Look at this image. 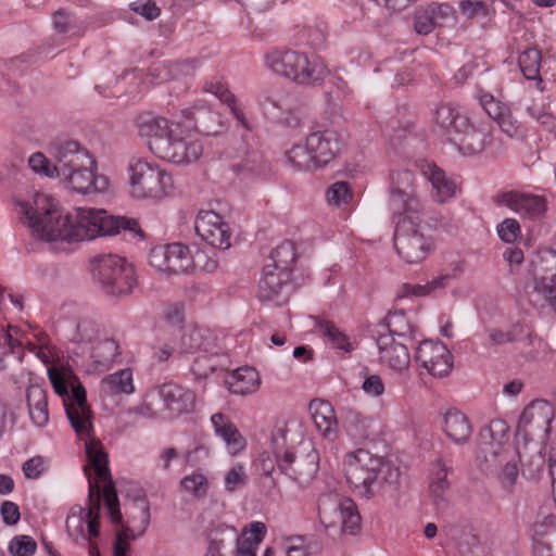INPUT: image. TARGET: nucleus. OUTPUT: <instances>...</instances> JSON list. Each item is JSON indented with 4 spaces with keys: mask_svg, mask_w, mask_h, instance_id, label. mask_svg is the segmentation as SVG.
Returning <instances> with one entry per match:
<instances>
[{
    "mask_svg": "<svg viewBox=\"0 0 556 556\" xmlns=\"http://www.w3.org/2000/svg\"><path fill=\"white\" fill-rule=\"evenodd\" d=\"M496 123L501 130L510 138L519 134L520 123L513 116L509 108L502 113V115L496 119Z\"/></svg>",
    "mask_w": 556,
    "mask_h": 556,
    "instance_id": "obj_62",
    "label": "nucleus"
},
{
    "mask_svg": "<svg viewBox=\"0 0 556 556\" xmlns=\"http://www.w3.org/2000/svg\"><path fill=\"white\" fill-rule=\"evenodd\" d=\"M320 546L316 542H306L303 536L290 538L286 542L287 556H317Z\"/></svg>",
    "mask_w": 556,
    "mask_h": 556,
    "instance_id": "obj_47",
    "label": "nucleus"
},
{
    "mask_svg": "<svg viewBox=\"0 0 556 556\" xmlns=\"http://www.w3.org/2000/svg\"><path fill=\"white\" fill-rule=\"evenodd\" d=\"M497 207H507L522 218L536 220L545 216L547 201L545 197L516 189L503 190L492 195Z\"/></svg>",
    "mask_w": 556,
    "mask_h": 556,
    "instance_id": "obj_16",
    "label": "nucleus"
},
{
    "mask_svg": "<svg viewBox=\"0 0 556 556\" xmlns=\"http://www.w3.org/2000/svg\"><path fill=\"white\" fill-rule=\"evenodd\" d=\"M414 173L408 169L394 172L391 175L389 206L393 217L426 214L425 205L416 194Z\"/></svg>",
    "mask_w": 556,
    "mask_h": 556,
    "instance_id": "obj_14",
    "label": "nucleus"
},
{
    "mask_svg": "<svg viewBox=\"0 0 556 556\" xmlns=\"http://www.w3.org/2000/svg\"><path fill=\"white\" fill-rule=\"evenodd\" d=\"M477 460L486 473H500L504 488H511L518 477L515 452L508 444V426L502 419H494L479 433Z\"/></svg>",
    "mask_w": 556,
    "mask_h": 556,
    "instance_id": "obj_5",
    "label": "nucleus"
},
{
    "mask_svg": "<svg viewBox=\"0 0 556 556\" xmlns=\"http://www.w3.org/2000/svg\"><path fill=\"white\" fill-rule=\"evenodd\" d=\"M184 115L191 122H193L192 127L195 128L199 131L205 132L206 135L213 134L205 124L204 119L207 118H215L216 114L207 111L203 108H195L194 110H186L182 112Z\"/></svg>",
    "mask_w": 556,
    "mask_h": 556,
    "instance_id": "obj_56",
    "label": "nucleus"
},
{
    "mask_svg": "<svg viewBox=\"0 0 556 556\" xmlns=\"http://www.w3.org/2000/svg\"><path fill=\"white\" fill-rule=\"evenodd\" d=\"M290 271L279 270L273 266L263 267L258 282V300L262 303L282 305L288 302L290 289Z\"/></svg>",
    "mask_w": 556,
    "mask_h": 556,
    "instance_id": "obj_22",
    "label": "nucleus"
},
{
    "mask_svg": "<svg viewBox=\"0 0 556 556\" xmlns=\"http://www.w3.org/2000/svg\"><path fill=\"white\" fill-rule=\"evenodd\" d=\"M488 129L484 125L468 123L466 127L453 139L452 143L464 155L481 153L486 144Z\"/></svg>",
    "mask_w": 556,
    "mask_h": 556,
    "instance_id": "obj_28",
    "label": "nucleus"
},
{
    "mask_svg": "<svg viewBox=\"0 0 556 556\" xmlns=\"http://www.w3.org/2000/svg\"><path fill=\"white\" fill-rule=\"evenodd\" d=\"M129 187L132 198L160 200L174 187L173 177L156 163L132 159L128 165Z\"/></svg>",
    "mask_w": 556,
    "mask_h": 556,
    "instance_id": "obj_8",
    "label": "nucleus"
},
{
    "mask_svg": "<svg viewBox=\"0 0 556 556\" xmlns=\"http://www.w3.org/2000/svg\"><path fill=\"white\" fill-rule=\"evenodd\" d=\"M195 394L190 389L176 383H164L149 393L146 402L139 408L144 417H155L166 412L168 417H177L194 408Z\"/></svg>",
    "mask_w": 556,
    "mask_h": 556,
    "instance_id": "obj_11",
    "label": "nucleus"
},
{
    "mask_svg": "<svg viewBox=\"0 0 556 556\" xmlns=\"http://www.w3.org/2000/svg\"><path fill=\"white\" fill-rule=\"evenodd\" d=\"M415 361L433 377L442 378L453 367V355L442 342L424 340L416 350Z\"/></svg>",
    "mask_w": 556,
    "mask_h": 556,
    "instance_id": "obj_20",
    "label": "nucleus"
},
{
    "mask_svg": "<svg viewBox=\"0 0 556 556\" xmlns=\"http://www.w3.org/2000/svg\"><path fill=\"white\" fill-rule=\"evenodd\" d=\"M53 26L60 34L71 33L72 36H83L87 26L64 10H59L53 14Z\"/></svg>",
    "mask_w": 556,
    "mask_h": 556,
    "instance_id": "obj_46",
    "label": "nucleus"
},
{
    "mask_svg": "<svg viewBox=\"0 0 556 556\" xmlns=\"http://www.w3.org/2000/svg\"><path fill=\"white\" fill-rule=\"evenodd\" d=\"M28 165L35 173L42 174L50 178L56 177L52 170L53 163L51 164V162L41 152H36L30 155Z\"/></svg>",
    "mask_w": 556,
    "mask_h": 556,
    "instance_id": "obj_61",
    "label": "nucleus"
},
{
    "mask_svg": "<svg viewBox=\"0 0 556 556\" xmlns=\"http://www.w3.org/2000/svg\"><path fill=\"white\" fill-rule=\"evenodd\" d=\"M343 470L351 490L363 498H371L384 485L395 486L401 471L383 457L358 448L345 455Z\"/></svg>",
    "mask_w": 556,
    "mask_h": 556,
    "instance_id": "obj_4",
    "label": "nucleus"
},
{
    "mask_svg": "<svg viewBox=\"0 0 556 556\" xmlns=\"http://www.w3.org/2000/svg\"><path fill=\"white\" fill-rule=\"evenodd\" d=\"M541 60V51L538 48L532 47L527 48L519 54L518 64L525 78L529 80H536V88L542 92L544 91V85L540 74Z\"/></svg>",
    "mask_w": 556,
    "mask_h": 556,
    "instance_id": "obj_38",
    "label": "nucleus"
},
{
    "mask_svg": "<svg viewBox=\"0 0 556 556\" xmlns=\"http://www.w3.org/2000/svg\"><path fill=\"white\" fill-rule=\"evenodd\" d=\"M211 422L215 434L223 439L231 455H236L245 448V439L228 416L216 413L211 417Z\"/></svg>",
    "mask_w": 556,
    "mask_h": 556,
    "instance_id": "obj_29",
    "label": "nucleus"
},
{
    "mask_svg": "<svg viewBox=\"0 0 556 556\" xmlns=\"http://www.w3.org/2000/svg\"><path fill=\"white\" fill-rule=\"evenodd\" d=\"M452 467L448 460L438 457L431 464L429 476V493L432 502L438 509L445 508L450 501L451 483L447 479Z\"/></svg>",
    "mask_w": 556,
    "mask_h": 556,
    "instance_id": "obj_25",
    "label": "nucleus"
},
{
    "mask_svg": "<svg viewBox=\"0 0 556 556\" xmlns=\"http://www.w3.org/2000/svg\"><path fill=\"white\" fill-rule=\"evenodd\" d=\"M425 215L393 217L395 222L394 249L397 255L407 264L424 262L433 249L431 239L426 237L420 228Z\"/></svg>",
    "mask_w": 556,
    "mask_h": 556,
    "instance_id": "obj_10",
    "label": "nucleus"
},
{
    "mask_svg": "<svg viewBox=\"0 0 556 556\" xmlns=\"http://www.w3.org/2000/svg\"><path fill=\"white\" fill-rule=\"evenodd\" d=\"M496 232L498 238L508 244L515 243L522 235L520 223L513 217H507L497 224Z\"/></svg>",
    "mask_w": 556,
    "mask_h": 556,
    "instance_id": "obj_50",
    "label": "nucleus"
},
{
    "mask_svg": "<svg viewBox=\"0 0 556 556\" xmlns=\"http://www.w3.org/2000/svg\"><path fill=\"white\" fill-rule=\"evenodd\" d=\"M267 168V163L264 161L263 155L258 151L247 153L244 159L237 165L235 169L238 173H249L254 175L263 174Z\"/></svg>",
    "mask_w": 556,
    "mask_h": 556,
    "instance_id": "obj_49",
    "label": "nucleus"
},
{
    "mask_svg": "<svg viewBox=\"0 0 556 556\" xmlns=\"http://www.w3.org/2000/svg\"><path fill=\"white\" fill-rule=\"evenodd\" d=\"M424 174L431 182L435 201L444 203L453 198L457 190L456 182L447 177L445 172L438 167L435 164H428L424 169Z\"/></svg>",
    "mask_w": 556,
    "mask_h": 556,
    "instance_id": "obj_35",
    "label": "nucleus"
},
{
    "mask_svg": "<svg viewBox=\"0 0 556 556\" xmlns=\"http://www.w3.org/2000/svg\"><path fill=\"white\" fill-rule=\"evenodd\" d=\"M86 453L89 465L93 468L98 479L104 483L101 493L103 494L109 517L114 525H122L123 515L119 508L117 491L109 469L108 454L90 445H87Z\"/></svg>",
    "mask_w": 556,
    "mask_h": 556,
    "instance_id": "obj_17",
    "label": "nucleus"
},
{
    "mask_svg": "<svg viewBox=\"0 0 556 556\" xmlns=\"http://www.w3.org/2000/svg\"><path fill=\"white\" fill-rule=\"evenodd\" d=\"M89 507L88 509H84L81 506H75L71 509L67 518H66V529L71 535L74 532L78 535H84L83 527L85 522V518H87V530L90 536H98L100 529L99 521V511L101 508V497L103 494L101 493V489L99 485L92 483L89 479Z\"/></svg>",
    "mask_w": 556,
    "mask_h": 556,
    "instance_id": "obj_18",
    "label": "nucleus"
},
{
    "mask_svg": "<svg viewBox=\"0 0 556 556\" xmlns=\"http://www.w3.org/2000/svg\"><path fill=\"white\" fill-rule=\"evenodd\" d=\"M308 150L313 154L317 168L333 161L345 148L344 136L336 130L314 131L306 136Z\"/></svg>",
    "mask_w": 556,
    "mask_h": 556,
    "instance_id": "obj_23",
    "label": "nucleus"
},
{
    "mask_svg": "<svg viewBox=\"0 0 556 556\" xmlns=\"http://www.w3.org/2000/svg\"><path fill=\"white\" fill-rule=\"evenodd\" d=\"M134 390L132 371L129 368L121 369L101 380V392L105 395L130 394Z\"/></svg>",
    "mask_w": 556,
    "mask_h": 556,
    "instance_id": "obj_39",
    "label": "nucleus"
},
{
    "mask_svg": "<svg viewBox=\"0 0 556 556\" xmlns=\"http://www.w3.org/2000/svg\"><path fill=\"white\" fill-rule=\"evenodd\" d=\"M213 346V337L205 327H187L180 338L179 353L193 354L208 352Z\"/></svg>",
    "mask_w": 556,
    "mask_h": 556,
    "instance_id": "obj_33",
    "label": "nucleus"
},
{
    "mask_svg": "<svg viewBox=\"0 0 556 556\" xmlns=\"http://www.w3.org/2000/svg\"><path fill=\"white\" fill-rule=\"evenodd\" d=\"M180 485L186 492L191 493L197 498L204 497L208 490L207 479L198 472L184 477Z\"/></svg>",
    "mask_w": 556,
    "mask_h": 556,
    "instance_id": "obj_51",
    "label": "nucleus"
},
{
    "mask_svg": "<svg viewBox=\"0 0 556 556\" xmlns=\"http://www.w3.org/2000/svg\"><path fill=\"white\" fill-rule=\"evenodd\" d=\"M453 15V8L448 4L431 3L417 10L414 14V30L418 35H428L437 27H442Z\"/></svg>",
    "mask_w": 556,
    "mask_h": 556,
    "instance_id": "obj_26",
    "label": "nucleus"
},
{
    "mask_svg": "<svg viewBox=\"0 0 556 556\" xmlns=\"http://www.w3.org/2000/svg\"><path fill=\"white\" fill-rule=\"evenodd\" d=\"M295 245L292 241L286 240L280 243L270 253L271 263L267 264L279 270L290 271L292 274V266L296 260Z\"/></svg>",
    "mask_w": 556,
    "mask_h": 556,
    "instance_id": "obj_42",
    "label": "nucleus"
},
{
    "mask_svg": "<svg viewBox=\"0 0 556 556\" xmlns=\"http://www.w3.org/2000/svg\"><path fill=\"white\" fill-rule=\"evenodd\" d=\"M97 333V324L91 319L84 318L77 321L71 340L74 342H90L96 338Z\"/></svg>",
    "mask_w": 556,
    "mask_h": 556,
    "instance_id": "obj_55",
    "label": "nucleus"
},
{
    "mask_svg": "<svg viewBox=\"0 0 556 556\" xmlns=\"http://www.w3.org/2000/svg\"><path fill=\"white\" fill-rule=\"evenodd\" d=\"M477 98L485 113L495 122L508 109L505 103L496 100L491 93L481 91Z\"/></svg>",
    "mask_w": 556,
    "mask_h": 556,
    "instance_id": "obj_54",
    "label": "nucleus"
},
{
    "mask_svg": "<svg viewBox=\"0 0 556 556\" xmlns=\"http://www.w3.org/2000/svg\"><path fill=\"white\" fill-rule=\"evenodd\" d=\"M54 392L63 400L66 417L78 435L89 434L91 409L87 403L86 390L76 377L66 380L61 372L49 371Z\"/></svg>",
    "mask_w": 556,
    "mask_h": 556,
    "instance_id": "obj_9",
    "label": "nucleus"
},
{
    "mask_svg": "<svg viewBox=\"0 0 556 556\" xmlns=\"http://www.w3.org/2000/svg\"><path fill=\"white\" fill-rule=\"evenodd\" d=\"M376 343L382 363L397 372L408 369L410 355L405 341H399L392 334H379Z\"/></svg>",
    "mask_w": 556,
    "mask_h": 556,
    "instance_id": "obj_24",
    "label": "nucleus"
},
{
    "mask_svg": "<svg viewBox=\"0 0 556 556\" xmlns=\"http://www.w3.org/2000/svg\"><path fill=\"white\" fill-rule=\"evenodd\" d=\"M317 331L329 340L337 350L350 353L353 350L346 334H344L332 321L318 319L316 323Z\"/></svg>",
    "mask_w": 556,
    "mask_h": 556,
    "instance_id": "obj_43",
    "label": "nucleus"
},
{
    "mask_svg": "<svg viewBox=\"0 0 556 556\" xmlns=\"http://www.w3.org/2000/svg\"><path fill=\"white\" fill-rule=\"evenodd\" d=\"M339 514L343 531L350 534H355L361 522V516L355 510V504L352 501H346L345 503L340 504Z\"/></svg>",
    "mask_w": 556,
    "mask_h": 556,
    "instance_id": "obj_48",
    "label": "nucleus"
},
{
    "mask_svg": "<svg viewBox=\"0 0 556 556\" xmlns=\"http://www.w3.org/2000/svg\"><path fill=\"white\" fill-rule=\"evenodd\" d=\"M443 431L455 443H466L472 432L468 417L456 408L447 409L443 415Z\"/></svg>",
    "mask_w": 556,
    "mask_h": 556,
    "instance_id": "obj_30",
    "label": "nucleus"
},
{
    "mask_svg": "<svg viewBox=\"0 0 556 556\" xmlns=\"http://www.w3.org/2000/svg\"><path fill=\"white\" fill-rule=\"evenodd\" d=\"M286 157L289 164L299 170L317 169L313 154L308 150L307 138L304 144H294L290 150L286 151Z\"/></svg>",
    "mask_w": 556,
    "mask_h": 556,
    "instance_id": "obj_44",
    "label": "nucleus"
},
{
    "mask_svg": "<svg viewBox=\"0 0 556 556\" xmlns=\"http://www.w3.org/2000/svg\"><path fill=\"white\" fill-rule=\"evenodd\" d=\"M381 328L384 331H378V336L392 334L395 339L397 337L399 341H406L412 331V327L403 312L389 313Z\"/></svg>",
    "mask_w": 556,
    "mask_h": 556,
    "instance_id": "obj_41",
    "label": "nucleus"
},
{
    "mask_svg": "<svg viewBox=\"0 0 556 556\" xmlns=\"http://www.w3.org/2000/svg\"><path fill=\"white\" fill-rule=\"evenodd\" d=\"M459 9L463 14L468 17H475L478 15L486 16L489 13L488 5L483 1L462 0L459 2Z\"/></svg>",
    "mask_w": 556,
    "mask_h": 556,
    "instance_id": "obj_63",
    "label": "nucleus"
},
{
    "mask_svg": "<svg viewBox=\"0 0 556 556\" xmlns=\"http://www.w3.org/2000/svg\"><path fill=\"white\" fill-rule=\"evenodd\" d=\"M197 67L195 60H184L155 65L151 68V75L157 83L177 79L180 75H191Z\"/></svg>",
    "mask_w": 556,
    "mask_h": 556,
    "instance_id": "obj_40",
    "label": "nucleus"
},
{
    "mask_svg": "<svg viewBox=\"0 0 556 556\" xmlns=\"http://www.w3.org/2000/svg\"><path fill=\"white\" fill-rule=\"evenodd\" d=\"M45 471V458L35 456L26 460L23 465V472L28 479H38Z\"/></svg>",
    "mask_w": 556,
    "mask_h": 556,
    "instance_id": "obj_64",
    "label": "nucleus"
},
{
    "mask_svg": "<svg viewBox=\"0 0 556 556\" xmlns=\"http://www.w3.org/2000/svg\"><path fill=\"white\" fill-rule=\"evenodd\" d=\"M309 410L318 431L328 440L337 438V418L331 405L321 400H313L309 403Z\"/></svg>",
    "mask_w": 556,
    "mask_h": 556,
    "instance_id": "obj_32",
    "label": "nucleus"
},
{
    "mask_svg": "<svg viewBox=\"0 0 556 556\" xmlns=\"http://www.w3.org/2000/svg\"><path fill=\"white\" fill-rule=\"evenodd\" d=\"M194 229L197 235L213 248L226 250L230 247V227L224 218L214 211H200Z\"/></svg>",
    "mask_w": 556,
    "mask_h": 556,
    "instance_id": "obj_21",
    "label": "nucleus"
},
{
    "mask_svg": "<svg viewBox=\"0 0 556 556\" xmlns=\"http://www.w3.org/2000/svg\"><path fill=\"white\" fill-rule=\"evenodd\" d=\"M279 439L285 440V431L278 429L273 433L271 444L279 471L300 485L308 484L318 471L319 456L311 448L307 453L295 455L293 452L281 451Z\"/></svg>",
    "mask_w": 556,
    "mask_h": 556,
    "instance_id": "obj_12",
    "label": "nucleus"
},
{
    "mask_svg": "<svg viewBox=\"0 0 556 556\" xmlns=\"http://www.w3.org/2000/svg\"><path fill=\"white\" fill-rule=\"evenodd\" d=\"M434 123L452 142L462 129L467 126L469 118L462 113L458 106L452 103H442L435 110Z\"/></svg>",
    "mask_w": 556,
    "mask_h": 556,
    "instance_id": "obj_27",
    "label": "nucleus"
},
{
    "mask_svg": "<svg viewBox=\"0 0 556 556\" xmlns=\"http://www.w3.org/2000/svg\"><path fill=\"white\" fill-rule=\"evenodd\" d=\"M553 419L554 409L547 401H532L519 417L516 434L525 442L534 440L545 442L548 439Z\"/></svg>",
    "mask_w": 556,
    "mask_h": 556,
    "instance_id": "obj_15",
    "label": "nucleus"
},
{
    "mask_svg": "<svg viewBox=\"0 0 556 556\" xmlns=\"http://www.w3.org/2000/svg\"><path fill=\"white\" fill-rule=\"evenodd\" d=\"M91 357L96 369L108 370L121 362V346L115 339L105 338L94 345Z\"/></svg>",
    "mask_w": 556,
    "mask_h": 556,
    "instance_id": "obj_36",
    "label": "nucleus"
},
{
    "mask_svg": "<svg viewBox=\"0 0 556 556\" xmlns=\"http://www.w3.org/2000/svg\"><path fill=\"white\" fill-rule=\"evenodd\" d=\"M136 534L127 527L122 526V529L116 533V538L113 545L114 556H127L129 544L127 541L135 540Z\"/></svg>",
    "mask_w": 556,
    "mask_h": 556,
    "instance_id": "obj_59",
    "label": "nucleus"
},
{
    "mask_svg": "<svg viewBox=\"0 0 556 556\" xmlns=\"http://www.w3.org/2000/svg\"><path fill=\"white\" fill-rule=\"evenodd\" d=\"M372 424L374 420L370 417L355 409H349L344 415V429L356 442H362L372 434Z\"/></svg>",
    "mask_w": 556,
    "mask_h": 556,
    "instance_id": "obj_37",
    "label": "nucleus"
},
{
    "mask_svg": "<svg viewBox=\"0 0 556 556\" xmlns=\"http://www.w3.org/2000/svg\"><path fill=\"white\" fill-rule=\"evenodd\" d=\"M136 127L149 150L163 161L174 164L190 163L197 161L203 152L200 141L185 139L178 122L144 112L137 116Z\"/></svg>",
    "mask_w": 556,
    "mask_h": 556,
    "instance_id": "obj_2",
    "label": "nucleus"
},
{
    "mask_svg": "<svg viewBox=\"0 0 556 556\" xmlns=\"http://www.w3.org/2000/svg\"><path fill=\"white\" fill-rule=\"evenodd\" d=\"M37 549L36 541L29 535H16L9 543L12 556H33Z\"/></svg>",
    "mask_w": 556,
    "mask_h": 556,
    "instance_id": "obj_52",
    "label": "nucleus"
},
{
    "mask_svg": "<svg viewBox=\"0 0 556 556\" xmlns=\"http://www.w3.org/2000/svg\"><path fill=\"white\" fill-rule=\"evenodd\" d=\"M149 263L157 270L178 275L188 271L193 261L186 245L172 243L153 248L149 253Z\"/></svg>",
    "mask_w": 556,
    "mask_h": 556,
    "instance_id": "obj_19",
    "label": "nucleus"
},
{
    "mask_svg": "<svg viewBox=\"0 0 556 556\" xmlns=\"http://www.w3.org/2000/svg\"><path fill=\"white\" fill-rule=\"evenodd\" d=\"M91 268L94 279L108 296L124 298L137 287L134 266L117 254L97 255Z\"/></svg>",
    "mask_w": 556,
    "mask_h": 556,
    "instance_id": "obj_7",
    "label": "nucleus"
},
{
    "mask_svg": "<svg viewBox=\"0 0 556 556\" xmlns=\"http://www.w3.org/2000/svg\"><path fill=\"white\" fill-rule=\"evenodd\" d=\"M129 9L146 18L149 22L156 20L161 15V8L154 0H137L129 4Z\"/></svg>",
    "mask_w": 556,
    "mask_h": 556,
    "instance_id": "obj_57",
    "label": "nucleus"
},
{
    "mask_svg": "<svg viewBox=\"0 0 556 556\" xmlns=\"http://www.w3.org/2000/svg\"><path fill=\"white\" fill-rule=\"evenodd\" d=\"M26 403L31 422L45 427L49 421L47 391L39 384H30L26 390Z\"/></svg>",
    "mask_w": 556,
    "mask_h": 556,
    "instance_id": "obj_34",
    "label": "nucleus"
},
{
    "mask_svg": "<svg viewBox=\"0 0 556 556\" xmlns=\"http://www.w3.org/2000/svg\"><path fill=\"white\" fill-rule=\"evenodd\" d=\"M20 206L28 226L47 241H84L122 231L144 237L137 219L109 215L102 208L76 207L64 213L43 194L35 197L34 205L21 202Z\"/></svg>",
    "mask_w": 556,
    "mask_h": 556,
    "instance_id": "obj_1",
    "label": "nucleus"
},
{
    "mask_svg": "<svg viewBox=\"0 0 556 556\" xmlns=\"http://www.w3.org/2000/svg\"><path fill=\"white\" fill-rule=\"evenodd\" d=\"M247 475L244 466L237 464L233 466L225 477V489L229 492H233L236 489L245 485Z\"/></svg>",
    "mask_w": 556,
    "mask_h": 556,
    "instance_id": "obj_60",
    "label": "nucleus"
},
{
    "mask_svg": "<svg viewBox=\"0 0 556 556\" xmlns=\"http://www.w3.org/2000/svg\"><path fill=\"white\" fill-rule=\"evenodd\" d=\"M97 163L90 152L77 141H66L54 148L53 174L73 191L88 193L108 189L109 180L96 175Z\"/></svg>",
    "mask_w": 556,
    "mask_h": 556,
    "instance_id": "obj_3",
    "label": "nucleus"
},
{
    "mask_svg": "<svg viewBox=\"0 0 556 556\" xmlns=\"http://www.w3.org/2000/svg\"><path fill=\"white\" fill-rule=\"evenodd\" d=\"M257 103L264 116L274 123L296 128L301 118L295 110V99L279 87H267L257 94Z\"/></svg>",
    "mask_w": 556,
    "mask_h": 556,
    "instance_id": "obj_13",
    "label": "nucleus"
},
{
    "mask_svg": "<svg viewBox=\"0 0 556 556\" xmlns=\"http://www.w3.org/2000/svg\"><path fill=\"white\" fill-rule=\"evenodd\" d=\"M267 67L275 74L300 86H319L329 71L318 59L292 49H271L265 54Z\"/></svg>",
    "mask_w": 556,
    "mask_h": 556,
    "instance_id": "obj_6",
    "label": "nucleus"
},
{
    "mask_svg": "<svg viewBox=\"0 0 556 556\" xmlns=\"http://www.w3.org/2000/svg\"><path fill=\"white\" fill-rule=\"evenodd\" d=\"M260 376L252 367H241L227 375L225 384L227 389L238 395H248L257 391Z\"/></svg>",
    "mask_w": 556,
    "mask_h": 556,
    "instance_id": "obj_31",
    "label": "nucleus"
},
{
    "mask_svg": "<svg viewBox=\"0 0 556 556\" xmlns=\"http://www.w3.org/2000/svg\"><path fill=\"white\" fill-rule=\"evenodd\" d=\"M534 556H556V528L548 532V536L535 539L533 542Z\"/></svg>",
    "mask_w": 556,
    "mask_h": 556,
    "instance_id": "obj_58",
    "label": "nucleus"
},
{
    "mask_svg": "<svg viewBox=\"0 0 556 556\" xmlns=\"http://www.w3.org/2000/svg\"><path fill=\"white\" fill-rule=\"evenodd\" d=\"M203 90L205 92H210L214 94L216 98H218L223 103H226L230 109L231 112L235 114V116L238 119H241L243 113L241 109H239L236 104V97L235 94L229 90L227 84L223 83L218 79H213L210 81H206L203 86Z\"/></svg>",
    "mask_w": 556,
    "mask_h": 556,
    "instance_id": "obj_45",
    "label": "nucleus"
},
{
    "mask_svg": "<svg viewBox=\"0 0 556 556\" xmlns=\"http://www.w3.org/2000/svg\"><path fill=\"white\" fill-rule=\"evenodd\" d=\"M352 198L350 186L345 181H337L327 190V201L329 204L340 206L346 204Z\"/></svg>",
    "mask_w": 556,
    "mask_h": 556,
    "instance_id": "obj_53",
    "label": "nucleus"
}]
</instances>
